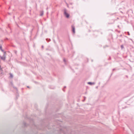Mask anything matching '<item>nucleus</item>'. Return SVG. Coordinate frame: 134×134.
<instances>
[{
    "label": "nucleus",
    "instance_id": "7",
    "mask_svg": "<svg viewBox=\"0 0 134 134\" xmlns=\"http://www.w3.org/2000/svg\"><path fill=\"white\" fill-rule=\"evenodd\" d=\"M2 49V47L1 46H0V49Z\"/></svg>",
    "mask_w": 134,
    "mask_h": 134
},
{
    "label": "nucleus",
    "instance_id": "5",
    "mask_svg": "<svg viewBox=\"0 0 134 134\" xmlns=\"http://www.w3.org/2000/svg\"><path fill=\"white\" fill-rule=\"evenodd\" d=\"M88 83L90 85H91L92 84V83L91 82H89Z\"/></svg>",
    "mask_w": 134,
    "mask_h": 134
},
{
    "label": "nucleus",
    "instance_id": "3",
    "mask_svg": "<svg viewBox=\"0 0 134 134\" xmlns=\"http://www.w3.org/2000/svg\"><path fill=\"white\" fill-rule=\"evenodd\" d=\"M72 30L73 32L74 33H75V29L74 27V26H72Z\"/></svg>",
    "mask_w": 134,
    "mask_h": 134
},
{
    "label": "nucleus",
    "instance_id": "2",
    "mask_svg": "<svg viewBox=\"0 0 134 134\" xmlns=\"http://www.w3.org/2000/svg\"><path fill=\"white\" fill-rule=\"evenodd\" d=\"M5 52H4L3 56L2 57L0 56V57L1 59L3 60H5Z\"/></svg>",
    "mask_w": 134,
    "mask_h": 134
},
{
    "label": "nucleus",
    "instance_id": "8",
    "mask_svg": "<svg viewBox=\"0 0 134 134\" xmlns=\"http://www.w3.org/2000/svg\"><path fill=\"white\" fill-rule=\"evenodd\" d=\"M40 15L41 16H42V12H41Z\"/></svg>",
    "mask_w": 134,
    "mask_h": 134
},
{
    "label": "nucleus",
    "instance_id": "6",
    "mask_svg": "<svg viewBox=\"0 0 134 134\" xmlns=\"http://www.w3.org/2000/svg\"><path fill=\"white\" fill-rule=\"evenodd\" d=\"M24 126H26V123H25V122H24Z\"/></svg>",
    "mask_w": 134,
    "mask_h": 134
},
{
    "label": "nucleus",
    "instance_id": "9",
    "mask_svg": "<svg viewBox=\"0 0 134 134\" xmlns=\"http://www.w3.org/2000/svg\"><path fill=\"white\" fill-rule=\"evenodd\" d=\"M1 50L2 52H4V51L2 49H1Z\"/></svg>",
    "mask_w": 134,
    "mask_h": 134
},
{
    "label": "nucleus",
    "instance_id": "10",
    "mask_svg": "<svg viewBox=\"0 0 134 134\" xmlns=\"http://www.w3.org/2000/svg\"><path fill=\"white\" fill-rule=\"evenodd\" d=\"M27 87L29 88V87L28 86H27Z\"/></svg>",
    "mask_w": 134,
    "mask_h": 134
},
{
    "label": "nucleus",
    "instance_id": "1",
    "mask_svg": "<svg viewBox=\"0 0 134 134\" xmlns=\"http://www.w3.org/2000/svg\"><path fill=\"white\" fill-rule=\"evenodd\" d=\"M64 14L65 16L67 18H68L69 17V14L67 12L66 10V9L64 10Z\"/></svg>",
    "mask_w": 134,
    "mask_h": 134
},
{
    "label": "nucleus",
    "instance_id": "4",
    "mask_svg": "<svg viewBox=\"0 0 134 134\" xmlns=\"http://www.w3.org/2000/svg\"><path fill=\"white\" fill-rule=\"evenodd\" d=\"M10 76L12 78L13 77V75L12 74H10Z\"/></svg>",
    "mask_w": 134,
    "mask_h": 134
}]
</instances>
